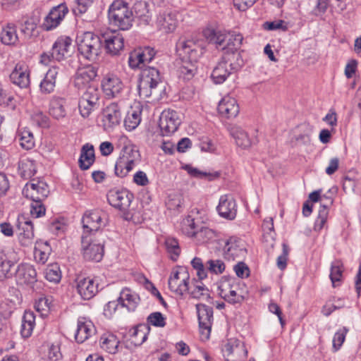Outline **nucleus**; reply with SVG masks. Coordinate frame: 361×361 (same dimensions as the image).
I'll use <instances>...</instances> for the list:
<instances>
[{"label":"nucleus","instance_id":"nucleus-28","mask_svg":"<svg viewBox=\"0 0 361 361\" xmlns=\"http://www.w3.org/2000/svg\"><path fill=\"white\" fill-rule=\"evenodd\" d=\"M16 277L20 284H30L36 281L37 271L30 264H21L16 270Z\"/></svg>","mask_w":361,"mask_h":361},{"label":"nucleus","instance_id":"nucleus-6","mask_svg":"<svg viewBox=\"0 0 361 361\" xmlns=\"http://www.w3.org/2000/svg\"><path fill=\"white\" fill-rule=\"evenodd\" d=\"M106 214L101 210L87 211L82 218L83 234L89 236L97 235L99 228L106 225Z\"/></svg>","mask_w":361,"mask_h":361},{"label":"nucleus","instance_id":"nucleus-48","mask_svg":"<svg viewBox=\"0 0 361 361\" xmlns=\"http://www.w3.org/2000/svg\"><path fill=\"white\" fill-rule=\"evenodd\" d=\"M142 325L131 328L128 331L129 338L135 345L142 344L147 339V334L143 331Z\"/></svg>","mask_w":361,"mask_h":361},{"label":"nucleus","instance_id":"nucleus-56","mask_svg":"<svg viewBox=\"0 0 361 361\" xmlns=\"http://www.w3.org/2000/svg\"><path fill=\"white\" fill-rule=\"evenodd\" d=\"M128 64L133 69L144 68L145 63L138 49H135L130 52L128 57Z\"/></svg>","mask_w":361,"mask_h":361},{"label":"nucleus","instance_id":"nucleus-54","mask_svg":"<svg viewBox=\"0 0 361 361\" xmlns=\"http://www.w3.org/2000/svg\"><path fill=\"white\" fill-rule=\"evenodd\" d=\"M216 211L220 216L228 220H233L237 214L236 204H217Z\"/></svg>","mask_w":361,"mask_h":361},{"label":"nucleus","instance_id":"nucleus-10","mask_svg":"<svg viewBox=\"0 0 361 361\" xmlns=\"http://www.w3.org/2000/svg\"><path fill=\"white\" fill-rule=\"evenodd\" d=\"M99 97V91L96 87L89 85L87 87L78 102L79 111L82 117H88L98 107Z\"/></svg>","mask_w":361,"mask_h":361},{"label":"nucleus","instance_id":"nucleus-19","mask_svg":"<svg viewBox=\"0 0 361 361\" xmlns=\"http://www.w3.org/2000/svg\"><path fill=\"white\" fill-rule=\"evenodd\" d=\"M243 41V37L240 33L235 32H227L224 49L231 51L232 54L226 56L228 61H239L243 63V59L239 54L235 52L240 49Z\"/></svg>","mask_w":361,"mask_h":361},{"label":"nucleus","instance_id":"nucleus-7","mask_svg":"<svg viewBox=\"0 0 361 361\" xmlns=\"http://www.w3.org/2000/svg\"><path fill=\"white\" fill-rule=\"evenodd\" d=\"M72 39L67 36L59 37L52 46L50 53H44L41 56V62L48 65L51 60L61 61L69 54Z\"/></svg>","mask_w":361,"mask_h":361},{"label":"nucleus","instance_id":"nucleus-60","mask_svg":"<svg viewBox=\"0 0 361 361\" xmlns=\"http://www.w3.org/2000/svg\"><path fill=\"white\" fill-rule=\"evenodd\" d=\"M149 324L157 327H164L166 325V318L159 312L151 313L147 318Z\"/></svg>","mask_w":361,"mask_h":361},{"label":"nucleus","instance_id":"nucleus-35","mask_svg":"<svg viewBox=\"0 0 361 361\" xmlns=\"http://www.w3.org/2000/svg\"><path fill=\"white\" fill-rule=\"evenodd\" d=\"M94 149L92 145L87 143L81 149L78 160L79 166L82 170L88 169L94 162Z\"/></svg>","mask_w":361,"mask_h":361},{"label":"nucleus","instance_id":"nucleus-8","mask_svg":"<svg viewBox=\"0 0 361 361\" xmlns=\"http://www.w3.org/2000/svg\"><path fill=\"white\" fill-rule=\"evenodd\" d=\"M181 20V15L179 12L167 8L159 12L156 19V26L159 31L169 34L176 30Z\"/></svg>","mask_w":361,"mask_h":361},{"label":"nucleus","instance_id":"nucleus-18","mask_svg":"<svg viewBox=\"0 0 361 361\" xmlns=\"http://www.w3.org/2000/svg\"><path fill=\"white\" fill-rule=\"evenodd\" d=\"M68 13V8L66 4L54 6L44 20L42 23L44 30L48 31L56 28Z\"/></svg>","mask_w":361,"mask_h":361},{"label":"nucleus","instance_id":"nucleus-15","mask_svg":"<svg viewBox=\"0 0 361 361\" xmlns=\"http://www.w3.org/2000/svg\"><path fill=\"white\" fill-rule=\"evenodd\" d=\"M180 122L178 112L169 109L161 112L159 126L163 135H170L178 130Z\"/></svg>","mask_w":361,"mask_h":361},{"label":"nucleus","instance_id":"nucleus-37","mask_svg":"<svg viewBox=\"0 0 361 361\" xmlns=\"http://www.w3.org/2000/svg\"><path fill=\"white\" fill-rule=\"evenodd\" d=\"M203 35L210 43H214L224 49L227 35L226 31L207 27L203 30Z\"/></svg>","mask_w":361,"mask_h":361},{"label":"nucleus","instance_id":"nucleus-5","mask_svg":"<svg viewBox=\"0 0 361 361\" xmlns=\"http://www.w3.org/2000/svg\"><path fill=\"white\" fill-rule=\"evenodd\" d=\"M176 51L180 61H198L204 54V42L200 40H179L176 44Z\"/></svg>","mask_w":361,"mask_h":361},{"label":"nucleus","instance_id":"nucleus-34","mask_svg":"<svg viewBox=\"0 0 361 361\" xmlns=\"http://www.w3.org/2000/svg\"><path fill=\"white\" fill-rule=\"evenodd\" d=\"M66 104L64 98L53 97L49 102V115L56 120L64 118L66 115Z\"/></svg>","mask_w":361,"mask_h":361},{"label":"nucleus","instance_id":"nucleus-61","mask_svg":"<svg viewBox=\"0 0 361 361\" xmlns=\"http://www.w3.org/2000/svg\"><path fill=\"white\" fill-rule=\"evenodd\" d=\"M31 120L39 127L48 126V117L41 111H35L31 114Z\"/></svg>","mask_w":361,"mask_h":361},{"label":"nucleus","instance_id":"nucleus-45","mask_svg":"<svg viewBox=\"0 0 361 361\" xmlns=\"http://www.w3.org/2000/svg\"><path fill=\"white\" fill-rule=\"evenodd\" d=\"M133 9L135 15L138 18L141 22L147 25L151 21V15L148 9V4L145 1H137L134 6Z\"/></svg>","mask_w":361,"mask_h":361},{"label":"nucleus","instance_id":"nucleus-14","mask_svg":"<svg viewBox=\"0 0 361 361\" xmlns=\"http://www.w3.org/2000/svg\"><path fill=\"white\" fill-rule=\"evenodd\" d=\"M243 63L239 61H228L227 57L220 61L214 68L212 78L216 84L223 83L233 71H237Z\"/></svg>","mask_w":361,"mask_h":361},{"label":"nucleus","instance_id":"nucleus-27","mask_svg":"<svg viewBox=\"0 0 361 361\" xmlns=\"http://www.w3.org/2000/svg\"><path fill=\"white\" fill-rule=\"evenodd\" d=\"M94 332V326L90 320L85 317L78 319L77 329L75 333V338L78 343H83L92 336Z\"/></svg>","mask_w":361,"mask_h":361},{"label":"nucleus","instance_id":"nucleus-24","mask_svg":"<svg viewBox=\"0 0 361 361\" xmlns=\"http://www.w3.org/2000/svg\"><path fill=\"white\" fill-rule=\"evenodd\" d=\"M105 47L109 54L117 55L124 47V39L122 35L116 32H106L102 35Z\"/></svg>","mask_w":361,"mask_h":361},{"label":"nucleus","instance_id":"nucleus-25","mask_svg":"<svg viewBox=\"0 0 361 361\" xmlns=\"http://www.w3.org/2000/svg\"><path fill=\"white\" fill-rule=\"evenodd\" d=\"M240 108L235 98L226 96L219 102L218 111L220 115L226 118H235L239 114Z\"/></svg>","mask_w":361,"mask_h":361},{"label":"nucleus","instance_id":"nucleus-4","mask_svg":"<svg viewBox=\"0 0 361 361\" xmlns=\"http://www.w3.org/2000/svg\"><path fill=\"white\" fill-rule=\"evenodd\" d=\"M78 51L86 59L94 61L102 49V39L92 32H86L78 36Z\"/></svg>","mask_w":361,"mask_h":361},{"label":"nucleus","instance_id":"nucleus-39","mask_svg":"<svg viewBox=\"0 0 361 361\" xmlns=\"http://www.w3.org/2000/svg\"><path fill=\"white\" fill-rule=\"evenodd\" d=\"M35 326V314L32 311H25L20 328V334L23 338H29Z\"/></svg>","mask_w":361,"mask_h":361},{"label":"nucleus","instance_id":"nucleus-53","mask_svg":"<svg viewBox=\"0 0 361 361\" xmlns=\"http://www.w3.org/2000/svg\"><path fill=\"white\" fill-rule=\"evenodd\" d=\"M51 306V300L49 297H40L35 303V309L42 317L48 315Z\"/></svg>","mask_w":361,"mask_h":361},{"label":"nucleus","instance_id":"nucleus-16","mask_svg":"<svg viewBox=\"0 0 361 361\" xmlns=\"http://www.w3.org/2000/svg\"><path fill=\"white\" fill-rule=\"evenodd\" d=\"M121 119V109L116 102L111 103L102 111V123L105 130H111L118 126Z\"/></svg>","mask_w":361,"mask_h":361},{"label":"nucleus","instance_id":"nucleus-11","mask_svg":"<svg viewBox=\"0 0 361 361\" xmlns=\"http://www.w3.org/2000/svg\"><path fill=\"white\" fill-rule=\"evenodd\" d=\"M23 195L35 203H42L49 194V189L46 182L32 179L23 189Z\"/></svg>","mask_w":361,"mask_h":361},{"label":"nucleus","instance_id":"nucleus-9","mask_svg":"<svg viewBox=\"0 0 361 361\" xmlns=\"http://www.w3.org/2000/svg\"><path fill=\"white\" fill-rule=\"evenodd\" d=\"M223 256L228 261L244 259L247 254L245 241L237 236H231L224 241L222 248Z\"/></svg>","mask_w":361,"mask_h":361},{"label":"nucleus","instance_id":"nucleus-30","mask_svg":"<svg viewBox=\"0 0 361 361\" xmlns=\"http://www.w3.org/2000/svg\"><path fill=\"white\" fill-rule=\"evenodd\" d=\"M120 211L121 215L126 221H131L134 224H140L143 220L141 208L137 205L133 204H114Z\"/></svg>","mask_w":361,"mask_h":361},{"label":"nucleus","instance_id":"nucleus-1","mask_svg":"<svg viewBox=\"0 0 361 361\" xmlns=\"http://www.w3.org/2000/svg\"><path fill=\"white\" fill-rule=\"evenodd\" d=\"M108 18L111 25L122 30H128L133 25V13L127 3L115 0L109 6Z\"/></svg>","mask_w":361,"mask_h":361},{"label":"nucleus","instance_id":"nucleus-63","mask_svg":"<svg viewBox=\"0 0 361 361\" xmlns=\"http://www.w3.org/2000/svg\"><path fill=\"white\" fill-rule=\"evenodd\" d=\"M312 129L305 126L302 133L295 135V141L301 145H307L311 142Z\"/></svg>","mask_w":361,"mask_h":361},{"label":"nucleus","instance_id":"nucleus-44","mask_svg":"<svg viewBox=\"0 0 361 361\" xmlns=\"http://www.w3.org/2000/svg\"><path fill=\"white\" fill-rule=\"evenodd\" d=\"M231 135L235 139L237 145L247 148L251 145V141L247 133L240 127L233 126L231 128Z\"/></svg>","mask_w":361,"mask_h":361},{"label":"nucleus","instance_id":"nucleus-49","mask_svg":"<svg viewBox=\"0 0 361 361\" xmlns=\"http://www.w3.org/2000/svg\"><path fill=\"white\" fill-rule=\"evenodd\" d=\"M343 266L341 260L336 259L332 262L331 265L330 279L333 286H336V283L341 281L343 276Z\"/></svg>","mask_w":361,"mask_h":361},{"label":"nucleus","instance_id":"nucleus-29","mask_svg":"<svg viewBox=\"0 0 361 361\" xmlns=\"http://www.w3.org/2000/svg\"><path fill=\"white\" fill-rule=\"evenodd\" d=\"M1 42L8 46H16L19 38L17 34V27L13 23H7L2 25L0 31Z\"/></svg>","mask_w":361,"mask_h":361},{"label":"nucleus","instance_id":"nucleus-41","mask_svg":"<svg viewBox=\"0 0 361 361\" xmlns=\"http://www.w3.org/2000/svg\"><path fill=\"white\" fill-rule=\"evenodd\" d=\"M197 61H180L178 66V75L183 80H190L197 71Z\"/></svg>","mask_w":361,"mask_h":361},{"label":"nucleus","instance_id":"nucleus-17","mask_svg":"<svg viewBox=\"0 0 361 361\" xmlns=\"http://www.w3.org/2000/svg\"><path fill=\"white\" fill-rule=\"evenodd\" d=\"M189 275L185 270L173 271L169 279V287L176 294L183 295L189 290Z\"/></svg>","mask_w":361,"mask_h":361},{"label":"nucleus","instance_id":"nucleus-38","mask_svg":"<svg viewBox=\"0 0 361 361\" xmlns=\"http://www.w3.org/2000/svg\"><path fill=\"white\" fill-rule=\"evenodd\" d=\"M142 109L140 106L131 108L124 118V126L128 131L135 130L141 121Z\"/></svg>","mask_w":361,"mask_h":361},{"label":"nucleus","instance_id":"nucleus-33","mask_svg":"<svg viewBox=\"0 0 361 361\" xmlns=\"http://www.w3.org/2000/svg\"><path fill=\"white\" fill-rule=\"evenodd\" d=\"M199 212L197 209H192L190 214L180 221L179 230L183 235L191 238L193 237L195 232L197 230L194 215L195 214H197Z\"/></svg>","mask_w":361,"mask_h":361},{"label":"nucleus","instance_id":"nucleus-62","mask_svg":"<svg viewBox=\"0 0 361 361\" xmlns=\"http://www.w3.org/2000/svg\"><path fill=\"white\" fill-rule=\"evenodd\" d=\"M93 1L94 0H75L77 6L73 9V13L76 16L85 13Z\"/></svg>","mask_w":361,"mask_h":361},{"label":"nucleus","instance_id":"nucleus-32","mask_svg":"<svg viewBox=\"0 0 361 361\" xmlns=\"http://www.w3.org/2000/svg\"><path fill=\"white\" fill-rule=\"evenodd\" d=\"M118 302L121 305L122 307H126L128 311L133 312L140 302V297L130 289L125 288L120 293Z\"/></svg>","mask_w":361,"mask_h":361},{"label":"nucleus","instance_id":"nucleus-51","mask_svg":"<svg viewBox=\"0 0 361 361\" xmlns=\"http://www.w3.org/2000/svg\"><path fill=\"white\" fill-rule=\"evenodd\" d=\"M121 156L126 159L133 168L140 160L139 151L132 146L123 147Z\"/></svg>","mask_w":361,"mask_h":361},{"label":"nucleus","instance_id":"nucleus-50","mask_svg":"<svg viewBox=\"0 0 361 361\" xmlns=\"http://www.w3.org/2000/svg\"><path fill=\"white\" fill-rule=\"evenodd\" d=\"M133 169V167L126 159H125V158L120 155L116 162L114 172L116 176L123 178L126 177Z\"/></svg>","mask_w":361,"mask_h":361},{"label":"nucleus","instance_id":"nucleus-2","mask_svg":"<svg viewBox=\"0 0 361 361\" xmlns=\"http://www.w3.org/2000/svg\"><path fill=\"white\" fill-rule=\"evenodd\" d=\"M161 82L159 71L154 67H147L142 69L138 84L140 97L142 99H153L158 98V86Z\"/></svg>","mask_w":361,"mask_h":361},{"label":"nucleus","instance_id":"nucleus-13","mask_svg":"<svg viewBox=\"0 0 361 361\" xmlns=\"http://www.w3.org/2000/svg\"><path fill=\"white\" fill-rule=\"evenodd\" d=\"M101 87L104 95L108 99L120 97L125 88L121 79L114 73H108L103 77Z\"/></svg>","mask_w":361,"mask_h":361},{"label":"nucleus","instance_id":"nucleus-58","mask_svg":"<svg viewBox=\"0 0 361 361\" xmlns=\"http://www.w3.org/2000/svg\"><path fill=\"white\" fill-rule=\"evenodd\" d=\"M207 270L212 274H222L226 268L224 262L221 259H209L206 264Z\"/></svg>","mask_w":361,"mask_h":361},{"label":"nucleus","instance_id":"nucleus-23","mask_svg":"<svg viewBox=\"0 0 361 361\" xmlns=\"http://www.w3.org/2000/svg\"><path fill=\"white\" fill-rule=\"evenodd\" d=\"M18 227L21 231L18 235L20 245L25 247L31 245L35 237L32 223L26 220L23 216H19L18 218Z\"/></svg>","mask_w":361,"mask_h":361},{"label":"nucleus","instance_id":"nucleus-52","mask_svg":"<svg viewBox=\"0 0 361 361\" xmlns=\"http://www.w3.org/2000/svg\"><path fill=\"white\" fill-rule=\"evenodd\" d=\"M329 215V207L326 204H320L318 216L314 222V230L319 232L325 227Z\"/></svg>","mask_w":361,"mask_h":361},{"label":"nucleus","instance_id":"nucleus-46","mask_svg":"<svg viewBox=\"0 0 361 361\" xmlns=\"http://www.w3.org/2000/svg\"><path fill=\"white\" fill-rule=\"evenodd\" d=\"M164 244L170 259L173 262L176 261L180 253L178 240L173 237H167Z\"/></svg>","mask_w":361,"mask_h":361},{"label":"nucleus","instance_id":"nucleus-3","mask_svg":"<svg viewBox=\"0 0 361 361\" xmlns=\"http://www.w3.org/2000/svg\"><path fill=\"white\" fill-rule=\"evenodd\" d=\"M105 235L99 233L97 235H82L81 238L83 257L88 261L100 262L104 256Z\"/></svg>","mask_w":361,"mask_h":361},{"label":"nucleus","instance_id":"nucleus-21","mask_svg":"<svg viewBox=\"0 0 361 361\" xmlns=\"http://www.w3.org/2000/svg\"><path fill=\"white\" fill-rule=\"evenodd\" d=\"M97 75V68L88 65L78 68L74 78L75 86L78 88L85 87L93 81Z\"/></svg>","mask_w":361,"mask_h":361},{"label":"nucleus","instance_id":"nucleus-26","mask_svg":"<svg viewBox=\"0 0 361 361\" xmlns=\"http://www.w3.org/2000/svg\"><path fill=\"white\" fill-rule=\"evenodd\" d=\"M59 70L60 68L59 66H51L49 69L47 71L39 84V90L42 94H49L54 92Z\"/></svg>","mask_w":361,"mask_h":361},{"label":"nucleus","instance_id":"nucleus-40","mask_svg":"<svg viewBox=\"0 0 361 361\" xmlns=\"http://www.w3.org/2000/svg\"><path fill=\"white\" fill-rule=\"evenodd\" d=\"M119 341L116 336L111 333L104 334L100 338L101 348L111 354L118 351Z\"/></svg>","mask_w":361,"mask_h":361},{"label":"nucleus","instance_id":"nucleus-20","mask_svg":"<svg viewBox=\"0 0 361 361\" xmlns=\"http://www.w3.org/2000/svg\"><path fill=\"white\" fill-rule=\"evenodd\" d=\"M11 82L20 88L30 85V71L25 63H18L9 75Z\"/></svg>","mask_w":361,"mask_h":361},{"label":"nucleus","instance_id":"nucleus-55","mask_svg":"<svg viewBox=\"0 0 361 361\" xmlns=\"http://www.w3.org/2000/svg\"><path fill=\"white\" fill-rule=\"evenodd\" d=\"M44 276L50 282L59 283L61 279V272L58 264L49 265L45 269Z\"/></svg>","mask_w":361,"mask_h":361},{"label":"nucleus","instance_id":"nucleus-43","mask_svg":"<svg viewBox=\"0 0 361 361\" xmlns=\"http://www.w3.org/2000/svg\"><path fill=\"white\" fill-rule=\"evenodd\" d=\"M17 137L22 148L28 150L34 147V135L29 128H20L18 130Z\"/></svg>","mask_w":361,"mask_h":361},{"label":"nucleus","instance_id":"nucleus-36","mask_svg":"<svg viewBox=\"0 0 361 361\" xmlns=\"http://www.w3.org/2000/svg\"><path fill=\"white\" fill-rule=\"evenodd\" d=\"M51 252V247L47 241H37L34 249L35 260L39 264H45Z\"/></svg>","mask_w":361,"mask_h":361},{"label":"nucleus","instance_id":"nucleus-57","mask_svg":"<svg viewBox=\"0 0 361 361\" xmlns=\"http://www.w3.org/2000/svg\"><path fill=\"white\" fill-rule=\"evenodd\" d=\"M67 225L63 219H55L49 226V231L53 235L60 236L65 233Z\"/></svg>","mask_w":361,"mask_h":361},{"label":"nucleus","instance_id":"nucleus-22","mask_svg":"<svg viewBox=\"0 0 361 361\" xmlns=\"http://www.w3.org/2000/svg\"><path fill=\"white\" fill-rule=\"evenodd\" d=\"M76 289L81 298L90 300L98 292V283L90 277L78 279Z\"/></svg>","mask_w":361,"mask_h":361},{"label":"nucleus","instance_id":"nucleus-31","mask_svg":"<svg viewBox=\"0 0 361 361\" xmlns=\"http://www.w3.org/2000/svg\"><path fill=\"white\" fill-rule=\"evenodd\" d=\"M220 296L231 304L240 303L243 300V297L237 294L233 289V285L229 281H221L219 286Z\"/></svg>","mask_w":361,"mask_h":361},{"label":"nucleus","instance_id":"nucleus-59","mask_svg":"<svg viewBox=\"0 0 361 361\" xmlns=\"http://www.w3.org/2000/svg\"><path fill=\"white\" fill-rule=\"evenodd\" d=\"M347 332V329L343 328L335 333L332 341V348L334 352L338 351L342 346L345 341Z\"/></svg>","mask_w":361,"mask_h":361},{"label":"nucleus","instance_id":"nucleus-12","mask_svg":"<svg viewBox=\"0 0 361 361\" xmlns=\"http://www.w3.org/2000/svg\"><path fill=\"white\" fill-rule=\"evenodd\" d=\"M200 339L207 341L209 339L213 323V308L204 304L196 305Z\"/></svg>","mask_w":361,"mask_h":361},{"label":"nucleus","instance_id":"nucleus-42","mask_svg":"<svg viewBox=\"0 0 361 361\" xmlns=\"http://www.w3.org/2000/svg\"><path fill=\"white\" fill-rule=\"evenodd\" d=\"M18 172L21 177L25 179L30 178L36 173L35 161L28 157L21 159L18 163Z\"/></svg>","mask_w":361,"mask_h":361},{"label":"nucleus","instance_id":"nucleus-64","mask_svg":"<svg viewBox=\"0 0 361 361\" xmlns=\"http://www.w3.org/2000/svg\"><path fill=\"white\" fill-rule=\"evenodd\" d=\"M62 353L61 352L59 343H52L48 349V358L51 361H57L61 359Z\"/></svg>","mask_w":361,"mask_h":361},{"label":"nucleus","instance_id":"nucleus-47","mask_svg":"<svg viewBox=\"0 0 361 361\" xmlns=\"http://www.w3.org/2000/svg\"><path fill=\"white\" fill-rule=\"evenodd\" d=\"M215 236V232L212 229L208 227H202L200 229L196 230L192 238L197 243L203 244L212 240Z\"/></svg>","mask_w":361,"mask_h":361}]
</instances>
